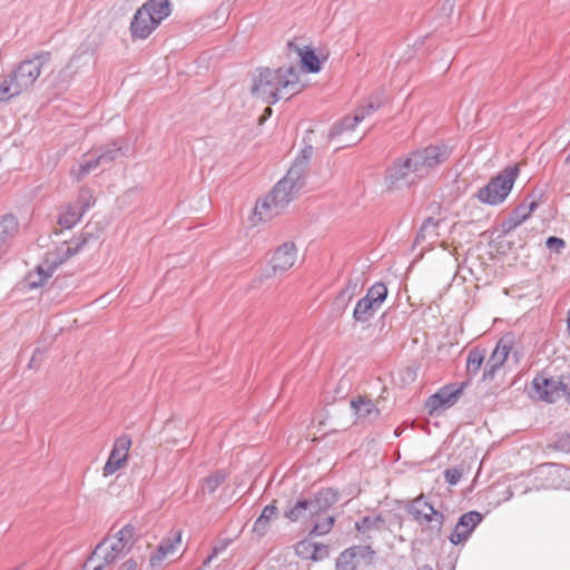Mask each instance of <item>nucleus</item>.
Segmentation results:
<instances>
[{
    "instance_id": "nucleus-29",
    "label": "nucleus",
    "mask_w": 570,
    "mask_h": 570,
    "mask_svg": "<svg viewBox=\"0 0 570 570\" xmlns=\"http://www.w3.org/2000/svg\"><path fill=\"white\" fill-rule=\"evenodd\" d=\"M385 525V520L381 514L375 517L365 515L355 522V529L362 534H366L370 531H381Z\"/></svg>"
},
{
    "instance_id": "nucleus-55",
    "label": "nucleus",
    "mask_w": 570,
    "mask_h": 570,
    "mask_svg": "<svg viewBox=\"0 0 570 570\" xmlns=\"http://www.w3.org/2000/svg\"><path fill=\"white\" fill-rule=\"evenodd\" d=\"M88 563H89V562H86V563H85V566H83L82 570H86V568H87V564H88ZM102 568H104V566H102V564H99V566L95 567V568H94V570H101Z\"/></svg>"
},
{
    "instance_id": "nucleus-37",
    "label": "nucleus",
    "mask_w": 570,
    "mask_h": 570,
    "mask_svg": "<svg viewBox=\"0 0 570 570\" xmlns=\"http://www.w3.org/2000/svg\"><path fill=\"white\" fill-rule=\"evenodd\" d=\"M95 205L94 191L91 188L82 186L79 189L77 204L73 206L85 214L91 206Z\"/></svg>"
},
{
    "instance_id": "nucleus-17",
    "label": "nucleus",
    "mask_w": 570,
    "mask_h": 570,
    "mask_svg": "<svg viewBox=\"0 0 570 570\" xmlns=\"http://www.w3.org/2000/svg\"><path fill=\"white\" fill-rule=\"evenodd\" d=\"M128 548L124 543L118 541L115 537L105 538L94 550L87 562L94 560L95 557H101L106 564L112 563L119 557L124 556Z\"/></svg>"
},
{
    "instance_id": "nucleus-40",
    "label": "nucleus",
    "mask_w": 570,
    "mask_h": 570,
    "mask_svg": "<svg viewBox=\"0 0 570 570\" xmlns=\"http://www.w3.org/2000/svg\"><path fill=\"white\" fill-rule=\"evenodd\" d=\"M334 523H335V517L334 515H328L326 517L325 519H323L322 521H317L309 534L312 535H323V534H326L328 533L332 528L334 527Z\"/></svg>"
},
{
    "instance_id": "nucleus-2",
    "label": "nucleus",
    "mask_w": 570,
    "mask_h": 570,
    "mask_svg": "<svg viewBox=\"0 0 570 570\" xmlns=\"http://www.w3.org/2000/svg\"><path fill=\"white\" fill-rule=\"evenodd\" d=\"M171 12L168 0H147L134 14L130 32L134 39H146Z\"/></svg>"
},
{
    "instance_id": "nucleus-60",
    "label": "nucleus",
    "mask_w": 570,
    "mask_h": 570,
    "mask_svg": "<svg viewBox=\"0 0 570 570\" xmlns=\"http://www.w3.org/2000/svg\"><path fill=\"white\" fill-rule=\"evenodd\" d=\"M265 111H266V115H269V114L272 112V108H271V107H267V108L265 109Z\"/></svg>"
},
{
    "instance_id": "nucleus-25",
    "label": "nucleus",
    "mask_w": 570,
    "mask_h": 570,
    "mask_svg": "<svg viewBox=\"0 0 570 570\" xmlns=\"http://www.w3.org/2000/svg\"><path fill=\"white\" fill-rule=\"evenodd\" d=\"M485 360V350L481 347H473L470 350L466 357V376L465 381L471 382L473 377H475L484 363Z\"/></svg>"
},
{
    "instance_id": "nucleus-43",
    "label": "nucleus",
    "mask_w": 570,
    "mask_h": 570,
    "mask_svg": "<svg viewBox=\"0 0 570 570\" xmlns=\"http://www.w3.org/2000/svg\"><path fill=\"white\" fill-rule=\"evenodd\" d=\"M180 543V532H175L171 537H168L159 543L160 547H164L167 556L174 553L176 550V546Z\"/></svg>"
},
{
    "instance_id": "nucleus-7",
    "label": "nucleus",
    "mask_w": 570,
    "mask_h": 570,
    "mask_svg": "<svg viewBox=\"0 0 570 570\" xmlns=\"http://www.w3.org/2000/svg\"><path fill=\"white\" fill-rule=\"evenodd\" d=\"M94 235L86 229L81 232L78 237H75L69 243H65L58 250L57 258L55 259L52 266L47 271L38 266L36 274H30L28 276V284L31 288H37L43 285L45 281L52 275L53 269L78 254L88 243L94 239Z\"/></svg>"
},
{
    "instance_id": "nucleus-10",
    "label": "nucleus",
    "mask_w": 570,
    "mask_h": 570,
    "mask_svg": "<svg viewBox=\"0 0 570 570\" xmlns=\"http://www.w3.org/2000/svg\"><path fill=\"white\" fill-rule=\"evenodd\" d=\"M285 50L288 60L286 63H296L298 71L299 66L309 73H316L321 70V60L314 49L308 46L299 45L296 40H292L287 42Z\"/></svg>"
},
{
    "instance_id": "nucleus-38",
    "label": "nucleus",
    "mask_w": 570,
    "mask_h": 570,
    "mask_svg": "<svg viewBox=\"0 0 570 570\" xmlns=\"http://www.w3.org/2000/svg\"><path fill=\"white\" fill-rule=\"evenodd\" d=\"M0 92L9 100L21 94L10 73L0 83Z\"/></svg>"
},
{
    "instance_id": "nucleus-6",
    "label": "nucleus",
    "mask_w": 570,
    "mask_h": 570,
    "mask_svg": "<svg viewBox=\"0 0 570 570\" xmlns=\"http://www.w3.org/2000/svg\"><path fill=\"white\" fill-rule=\"evenodd\" d=\"M297 191L288 181L281 179L265 198L256 203L254 215L259 222L272 219L282 213Z\"/></svg>"
},
{
    "instance_id": "nucleus-58",
    "label": "nucleus",
    "mask_w": 570,
    "mask_h": 570,
    "mask_svg": "<svg viewBox=\"0 0 570 570\" xmlns=\"http://www.w3.org/2000/svg\"><path fill=\"white\" fill-rule=\"evenodd\" d=\"M394 434H395L396 436H400V435H401V432H400V429H399V428L394 431Z\"/></svg>"
},
{
    "instance_id": "nucleus-30",
    "label": "nucleus",
    "mask_w": 570,
    "mask_h": 570,
    "mask_svg": "<svg viewBox=\"0 0 570 570\" xmlns=\"http://www.w3.org/2000/svg\"><path fill=\"white\" fill-rule=\"evenodd\" d=\"M306 171L307 167H305V161L298 163L295 160L283 179L293 185L295 189L299 190L304 186Z\"/></svg>"
},
{
    "instance_id": "nucleus-62",
    "label": "nucleus",
    "mask_w": 570,
    "mask_h": 570,
    "mask_svg": "<svg viewBox=\"0 0 570 570\" xmlns=\"http://www.w3.org/2000/svg\"><path fill=\"white\" fill-rule=\"evenodd\" d=\"M421 570H433V569L429 566H424Z\"/></svg>"
},
{
    "instance_id": "nucleus-3",
    "label": "nucleus",
    "mask_w": 570,
    "mask_h": 570,
    "mask_svg": "<svg viewBox=\"0 0 570 570\" xmlns=\"http://www.w3.org/2000/svg\"><path fill=\"white\" fill-rule=\"evenodd\" d=\"M405 511L426 532L431 540L439 539L445 522L443 512L434 508L424 494L416 497L405 505Z\"/></svg>"
},
{
    "instance_id": "nucleus-41",
    "label": "nucleus",
    "mask_w": 570,
    "mask_h": 570,
    "mask_svg": "<svg viewBox=\"0 0 570 570\" xmlns=\"http://www.w3.org/2000/svg\"><path fill=\"white\" fill-rule=\"evenodd\" d=\"M296 554L305 560H313V552H315L314 542L308 540L299 541L295 547Z\"/></svg>"
},
{
    "instance_id": "nucleus-36",
    "label": "nucleus",
    "mask_w": 570,
    "mask_h": 570,
    "mask_svg": "<svg viewBox=\"0 0 570 570\" xmlns=\"http://www.w3.org/2000/svg\"><path fill=\"white\" fill-rule=\"evenodd\" d=\"M82 213L73 207L69 206L65 213L59 216L58 224L67 229L72 228L82 217Z\"/></svg>"
},
{
    "instance_id": "nucleus-27",
    "label": "nucleus",
    "mask_w": 570,
    "mask_h": 570,
    "mask_svg": "<svg viewBox=\"0 0 570 570\" xmlns=\"http://www.w3.org/2000/svg\"><path fill=\"white\" fill-rule=\"evenodd\" d=\"M379 309L380 307L376 306L373 302L362 297L357 301L354 307L353 320L357 323L368 322Z\"/></svg>"
},
{
    "instance_id": "nucleus-56",
    "label": "nucleus",
    "mask_w": 570,
    "mask_h": 570,
    "mask_svg": "<svg viewBox=\"0 0 570 570\" xmlns=\"http://www.w3.org/2000/svg\"><path fill=\"white\" fill-rule=\"evenodd\" d=\"M2 101H8V99L2 95V92H0V102Z\"/></svg>"
},
{
    "instance_id": "nucleus-16",
    "label": "nucleus",
    "mask_w": 570,
    "mask_h": 570,
    "mask_svg": "<svg viewBox=\"0 0 570 570\" xmlns=\"http://www.w3.org/2000/svg\"><path fill=\"white\" fill-rule=\"evenodd\" d=\"M297 257V249L293 242H285L278 246L271 259L273 274H283L292 268Z\"/></svg>"
},
{
    "instance_id": "nucleus-47",
    "label": "nucleus",
    "mask_w": 570,
    "mask_h": 570,
    "mask_svg": "<svg viewBox=\"0 0 570 570\" xmlns=\"http://www.w3.org/2000/svg\"><path fill=\"white\" fill-rule=\"evenodd\" d=\"M164 549H165L164 547H160L158 544L157 549L153 552V554L150 556V559H149L151 567H154V568L159 567L161 564V562L165 560V558L167 557V553L165 552Z\"/></svg>"
},
{
    "instance_id": "nucleus-20",
    "label": "nucleus",
    "mask_w": 570,
    "mask_h": 570,
    "mask_svg": "<svg viewBox=\"0 0 570 570\" xmlns=\"http://www.w3.org/2000/svg\"><path fill=\"white\" fill-rule=\"evenodd\" d=\"M351 406L357 419L364 422H373L380 415V410L374 402L368 399H354L351 401Z\"/></svg>"
},
{
    "instance_id": "nucleus-54",
    "label": "nucleus",
    "mask_w": 570,
    "mask_h": 570,
    "mask_svg": "<svg viewBox=\"0 0 570 570\" xmlns=\"http://www.w3.org/2000/svg\"><path fill=\"white\" fill-rule=\"evenodd\" d=\"M225 547L214 548L213 553L208 557V561H210L214 557H216L220 551L224 550Z\"/></svg>"
},
{
    "instance_id": "nucleus-11",
    "label": "nucleus",
    "mask_w": 570,
    "mask_h": 570,
    "mask_svg": "<svg viewBox=\"0 0 570 570\" xmlns=\"http://www.w3.org/2000/svg\"><path fill=\"white\" fill-rule=\"evenodd\" d=\"M514 343L513 334L509 333L502 336L494 350L492 351L490 357L488 358L483 374L482 381H492L497 374V372L502 367L504 362L507 361Z\"/></svg>"
},
{
    "instance_id": "nucleus-28",
    "label": "nucleus",
    "mask_w": 570,
    "mask_h": 570,
    "mask_svg": "<svg viewBox=\"0 0 570 570\" xmlns=\"http://www.w3.org/2000/svg\"><path fill=\"white\" fill-rule=\"evenodd\" d=\"M386 95L383 89L375 90L366 100V102L360 106L356 111L364 114V118L379 110L386 101Z\"/></svg>"
},
{
    "instance_id": "nucleus-9",
    "label": "nucleus",
    "mask_w": 570,
    "mask_h": 570,
    "mask_svg": "<svg viewBox=\"0 0 570 570\" xmlns=\"http://www.w3.org/2000/svg\"><path fill=\"white\" fill-rule=\"evenodd\" d=\"M385 184L389 189L410 188L421 179L416 176L406 155L392 161L385 171Z\"/></svg>"
},
{
    "instance_id": "nucleus-1",
    "label": "nucleus",
    "mask_w": 570,
    "mask_h": 570,
    "mask_svg": "<svg viewBox=\"0 0 570 570\" xmlns=\"http://www.w3.org/2000/svg\"><path fill=\"white\" fill-rule=\"evenodd\" d=\"M296 63H283L277 68L258 67L252 75L250 94L268 105L283 97H292L302 90Z\"/></svg>"
},
{
    "instance_id": "nucleus-48",
    "label": "nucleus",
    "mask_w": 570,
    "mask_h": 570,
    "mask_svg": "<svg viewBox=\"0 0 570 570\" xmlns=\"http://www.w3.org/2000/svg\"><path fill=\"white\" fill-rule=\"evenodd\" d=\"M277 513H278V509H277L275 502H273L271 504H267L263 509L259 518H262L263 520L269 522L272 519L276 518Z\"/></svg>"
},
{
    "instance_id": "nucleus-50",
    "label": "nucleus",
    "mask_w": 570,
    "mask_h": 570,
    "mask_svg": "<svg viewBox=\"0 0 570 570\" xmlns=\"http://www.w3.org/2000/svg\"><path fill=\"white\" fill-rule=\"evenodd\" d=\"M268 528H269V522H267L258 517L255 520L253 531L262 537L267 532Z\"/></svg>"
},
{
    "instance_id": "nucleus-53",
    "label": "nucleus",
    "mask_w": 570,
    "mask_h": 570,
    "mask_svg": "<svg viewBox=\"0 0 570 570\" xmlns=\"http://www.w3.org/2000/svg\"><path fill=\"white\" fill-rule=\"evenodd\" d=\"M118 570H137V562L134 559L126 560Z\"/></svg>"
},
{
    "instance_id": "nucleus-13",
    "label": "nucleus",
    "mask_w": 570,
    "mask_h": 570,
    "mask_svg": "<svg viewBox=\"0 0 570 570\" xmlns=\"http://www.w3.org/2000/svg\"><path fill=\"white\" fill-rule=\"evenodd\" d=\"M469 386V381H463L459 385L448 384L432 394L426 401V407L430 414L435 413L441 407L454 405L462 392Z\"/></svg>"
},
{
    "instance_id": "nucleus-12",
    "label": "nucleus",
    "mask_w": 570,
    "mask_h": 570,
    "mask_svg": "<svg viewBox=\"0 0 570 570\" xmlns=\"http://www.w3.org/2000/svg\"><path fill=\"white\" fill-rule=\"evenodd\" d=\"M568 384H570V380L548 377L544 374H538L532 381V386L539 399L548 403L556 402L560 399L561 393L567 394Z\"/></svg>"
},
{
    "instance_id": "nucleus-14",
    "label": "nucleus",
    "mask_w": 570,
    "mask_h": 570,
    "mask_svg": "<svg viewBox=\"0 0 570 570\" xmlns=\"http://www.w3.org/2000/svg\"><path fill=\"white\" fill-rule=\"evenodd\" d=\"M130 446L131 439L127 434H122L115 440L108 460L102 469L104 476L116 473L125 465Z\"/></svg>"
},
{
    "instance_id": "nucleus-23",
    "label": "nucleus",
    "mask_w": 570,
    "mask_h": 570,
    "mask_svg": "<svg viewBox=\"0 0 570 570\" xmlns=\"http://www.w3.org/2000/svg\"><path fill=\"white\" fill-rule=\"evenodd\" d=\"M127 151L128 147L119 145L117 140H112L110 144L100 147L96 157L100 165L105 166L112 163L118 157L126 156Z\"/></svg>"
},
{
    "instance_id": "nucleus-15",
    "label": "nucleus",
    "mask_w": 570,
    "mask_h": 570,
    "mask_svg": "<svg viewBox=\"0 0 570 570\" xmlns=\"http://www.w3.org/2000/svg\"><path fill=\"white\" fill-rule=\"evenodd\" d=\"M483 515L478 511H469L463 513L451 534L449 535V540L452 544L458 546L464 541H466L474 529L482 522Z\"/></svg>"
},
{
    "instance_id": "nucleus-34",
    "label": "nucleus",
    "mask_w": 570,
    "mask_h": 570,
    "mask_svg": "<svg viewBox=\"0 0 570 570\" xmlns=\"http://www.w3.org/2000/svg\"><path fill=\"white\" fill-rule=\"evenodd\" d=\"M100 165L97 157L83 160L78 165V167H73L70 170V176L73 177L77 181L82 180L89 173L98 168Z\"/></svg>"
},
{
    "instance_id": "nucleus-35",
    "label": "nucleus",
    "mask_w": 570,
    "mask_h": 570,
    "mask_svg": "<svg viewBox=\"0 0 570 570\" xmlns=\"http://www.w3.org/2000/svg\"><path fill=\"white\" fill-rule=\"evenodd\" d=\"M364 297L381 308L382 304L387 297V288L383 283L377 282L367 289V293Z\"/></svg>"
},
{
    "instance_id": "nucleus-5",
    "label": "nucleus",
    "mask_w": 570,
    "mask_h": 570,
    "mask_svg": "<svg viewBox=\"0 0 570 570\" xmlns=\"http://www.w3.org/2000/svg\"><path fill=\"white\" fill-rule=\"evenodd\" d=\"M519 173L518 165L505 167L497 176L492 177L485 186L480 188L475 197L482 204L490 206L502 204L511 193Z\"/></svg>"
},
{
    "instance_id": "nucleus-22",
    "label": "nucleus",
    "mask_w": 570,
    "mask_h": 570,
    "mask_svg": "<svg viewBox=\"0 0 570 570\" xmlns=\"http://www.w3.org/2000/svg\"><path fill=\"white\" fill-rule=\"evenodd\" d=\"M440 225V220L433 217H428L421 225L420 229L416 233L414 244L420 245L425 240H429L430 244L436 242L439 237L438 228Z\"/></svg>"
},
{
    "instance_id": "nucleus-33",
    "label": "nucleus",
    "mask_w": 570,
    "mask_h": 570,
    "mask_svg": "<svg viewBox=\"0 0 570 570\" xmlns=\"http://www.w3.org/2000/svg\"><path fill=\"white\" fill-rule=\"evenodd\" d=\"M358 561L355 558L354 549L347 548L342 551L335 563L336 570H357Z\"/></svg>"
},
{
    "instance_id": "nucleus-26",
    "label": "nucleus",
    "mask_w": 570,
    "mask_h": 570,
    "mask_svg": "<svg viewBox=\"0 0 570 570\" xmlns=\"http://www.w3.org/2000/svg\"><path fill=\"white\" fill-rule=\"evenodd\" d=\"M360 291V278H348L345 286L341 289L335 298V305L337 308L345 309L348 303Z\"/></svg>"
},
{
    "instance_id": "nucleus-42",
    "label": "nucleus",
    "mask_w": 570,
    "mask_h": 570,
    "mask_svg": "<svg viewBox=\"0 0 570 570\" xmlns=\"http://www.w3.org/2000/svg\"><path fill=\"white\" fill-rule=\"evenodd\" d=\"M352 549H354L355 558L357 561L358 559H362L367 564L373 562L375 551L371 546H353Z\"/></svg>"
},
{
    "instance_id": "nucleus-24",
    "label": "nucleus",
    "mask_w": 570,
    "mask_h": 570,
    "mask_svg": "<svg viewBox=\"0 0 570 570\" xmlns=\"http://www.w3.org/2000/svg\"><path fill=\"white\" fill-rule=\"evenodd\" d=\"M18 232V222L13 215H4L0 218V258L6 252V244Z\"/></svg>"
},
{
    "instance_id": "nucleus-32",
    "label": "nucleus",
    "mask_w": 570,
    "mask_h": 570,
    "mask_svg": "<svg viewBox=\"0 0 570 570\" xmlns=\"http://www.w3.org/2000/svg\"><path fill=\"white\" fill-rule=\"evenodd\" d=\"M225 470H216L203 480L202 490L213 494L227 479Z\"/></svg>"
},
{
    "instance_id": "nucleus-21",
    "label": "nucleus",
    "mask_w": 570,
    "mask_h": 570,
    "mask_svg": "<svg viewBox=\"0 0 570 570\" xmlns=\"http://www.w3.org/2000/svg\"><path fill=\"white\" fill-rule=\"evenodd\" d=\"M340 499V493L333 488H323L318 490L313 498L318 515L326 512Z\"/></svg>"
},
{
    "instance_id": "nucleus-18",
    "label": "nucleus",
    "mask_w": 570,
    "mask_h": 570,
    "mask_svg": "<svg viewBox=\"0 0 570 570\" xmlns=\"http://www.w3.org/2000/svg\"><path fill=\"white\" fill-rule=\"evenodd\" d=\"M539 204L537 200L530 203H521L509 214L508 218L501 224L502 232L508 234L525 222L531 213L538 208Z\"/></svg>"
},
{
    "instance_id": "nucleus-61",
    "label": "nucleus",
    "mask_w": 570,
    "mask_h": 570,
    "mask_svg": "<svg viewBox=\"0 0 570 570\" xmlns=\"http://www.w3.org/2000/svg\"><path fill=\"white\" fill-rule=\"evenodd\" d=\"M78 57L76 55H73L70 59V63H72Z\"/></svg>"
},
{
    "instance_id": "nucleus-63",
    "label": "nucleus",
    "mask_w": 570,
    "mask_h": 570,
    "mask_svg": "<svg viewBox=\"0 0 570 570\" xmlns=\"http://www.w3.org/2000/svg\"><path fill=\"white\" fill-rule=\"evenodd\" d=\"M566 163H567L568 165H570V154H569V155H568V157L566 158Z\"/></svg>"
},
{
    "instance_id": "nucleus-4",
    "label": "nucleus",
    "mask_w": 570,
    "mask_h": 570,
    "mask_svg": "<svg viewBox=\"0 0 570 570\" xmlns=\"http://www.w3.org/2000/svg\"><path fill=\"white\" fill-rule=\"evenodd\" d=\"M452 154V147L448 144L439 142L429 145L422 148H416L409 154L406 157L414 168L416 176L422 180L426 178L434 169L440 165L448 161Z\"/></svg>"
},
{
    "instance_id": "nucleus-8",
    "label": "nucleus",
    "mask_w": 570,
    "mask_h": 570,
    "mask_svg": "<svg viewBox=\"0 0 570 570\" xmlns=\"http://www.w3.org/2000/svg\"><path fill=\"white\" fill-rule=\"evenodd\" d=\"M51 60V53L41 51L30 59L21 61L11 72L10 76L14 80L21 94L33 86L41 73V69Z\"/></svg>"
},
{
    "instance_id": "nucleus-57",
    "label": "nucleus",
    "mask_w": 570,
    "mask_h": 570,
    "mask_svg": "<svg viewBox=\"0 0 570 570\" xmlns=\"http://www.w3.org/2000/svg\"><path fill=\"white\" fill-rule=\"evenodd\" d=\"M2 101H8V99L2 95V92H0V102Z\"/></svg>"
},
{
    "instance_id": "nucleus-45",
    "label": "nucleus",
    "mask_w": 570,
    "mask_h": 570,
    "mask_svg": "<svg viewBox=\"0 0 570 570\" xmlns=\"http://www.w3.org/2000/svg\"><path fill=\"white\" fill-rule=\"evenodd\" d=\"M546 246L550 250L560 253L566 247V242H564V239H562L560 237L550 236L546 240Z\"/></svg>"
},
{
    "instance_id": "nucleus-44",
    "label": "nucleus",
    "mask_w": 570,
    "mask_h": 570,
    "mask_svg": "<svg viewBox=\"0 0 570 570\" xmlns=\"http://www.w3.org/2000/svg\"><path fill=\"white\" fill-rule=\"evenodd\" d=\"M553 448L556 450L562 451L564 453H569L570 452V434L569 433L559 434L553 443Z\"/></svg>"
},
{
    "instance_id": "nucleus-31",
    "label": "nucleus",
    "mask_w": 570,
    "mask_h": 570,
    "mask_svg": "<svg viewBox=\"0 0 570 570\" xmlns=\"http://www.w3.org/2000/svg\"><path fill=\"white\" fill-rule=\"evenodd\" d=\"M363 119L364 114H358L355 111L354 116H346L338 122L334 124L331 128L330 135L334 137L341 135L344 131L353 130Z\"/></svg>"
},
{
    "instance_id": "nucleus-59",
    "label": "nucleus",
    "mask_w": 570,
    "mask_h": 570,
    "mask_svg": "<svg viewBox=\"0 0 570 570\" xmlns=\"http://www.w3.org/2000/svg\"><path fill=\"white\" fill-rule=\"evenodd\" d=\"M265 111H266V115H269V114L272 112V108H271V107H267V108L265 109Z\"/></svg>"
},
{
    "instance_id": "nucleus-51",
    "label": "nucleus",
    "mask_w": 570,
    "mask_h": 570,
    "mask_svg": "<svg viewBox=\"0 0 570 570\" xmlns=\"http://www.w3.org/2000/svg\"><path fill=\"white\" fill-rule=\"evenodd\" d=\"M312 155H313V147L307 146L302 149L299 156L295 160H297L298 163L305 161V167L308 168V163H309V159L312 158Z\"/></svg>"
},
{
    "instance_id": "nucleus-49",
    "label": "nucleus",
    "mask_w": 570,
    "mask_h": 570,
    "mask_svg": "<svg viewBox=\"0 0 570 570\" xmlns=\"http://www.w3.org/2000/svg\"><path fill=\"white\" fill-rule=\"evenodd\" d=\"M315 552H313V561H321L328 557V547L322 543H314Z\"/></svg>"
},
{
    "instance_id": "nucleus-39",
    "label": "nucleus",
    "mask_w": 570,
    "mask_h": 570,
    "mask_svg": "<svg viewBox=\"0 0 570 570\" xmlns=\"http://www.w3.org/2000/svg\"><path fill=\"white\" fill-rule=\"evenodd\" d=\"M135 527L131 524L124 525L116 534L115 538L125 544L130 550L134 544Z\"/></svg>"
},
{
    "instance_id": "nucleus-46",
    "label": "nucleus",
    "mask_w": 570,
    "mask_h": 570,
    "mask_svg": "<svg viewBox=\"0 0 570 570\" xmlns=\"http://www.w3.org/2000/svg\"><path fill=\"white\" fill-rule=\"evenodd\" d=\"M461 478H462L461 469L452 468V469H446L444 471V479L451 485L458 484L460 482Z\"/></svg>"
},
{
    "instance_id": "nucleus-52",
    "label": "nucleus",
    "mask_w": 570,
    "mask_h": 570,
    "mask_svg": "<svg viewBox=\"0 0 570 570\" xmlns=\"http://www.w3.org/2000/svg\"><path fill=\"white\" fill-rule=\"evenodd\" d=\"M43 358V352L40 348H36L33 351L32 357L29 362V367L35 368L38 367Z\"/></svg>"
},
{
    "instance_id": "nucleus-19",
    "label": "nucleus",
    "mask_w": 570,
    "mask_h": 570,
    "mask_svg": "<svg viewBox=\"0 0 570 570\" xmlns=\"http://www.w3.org/2000/svg\"><path fill=\"white\" fill-rule=\"evenodd\" d=\"M317 515L318 513L313 499H298L284 512V517L291 522H297L304 518H314Z\"/></svg>"
}]
</instances>
